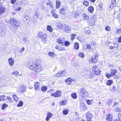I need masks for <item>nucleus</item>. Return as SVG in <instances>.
I'll use <instances>...</instances> for the list:
<instances>
[{
	"label": "nucleus",
	"mask_w": 121,
	"mask_h": 121,
	"mask_svg": "<svg viewBox=\"0 0 121 121\" xmlns=\"http://www.w3.org/2000/svg\"><path fill=\"white\" fill-rule=\"evenodd\" d=\"M78 55L80 57L83 58L84 57V53L82 52H80L78 54Z\"/></svg>",
	"instance_id": "obj_48"
},
{
	"label": "nucleus",
	"mask_w": 121,
	"mask_h": 121,
	"mask_svg": "<svg viewBox=\"0 0 121 121\" xmlns=\"http://www.w3.org/2000/svg\"><path fill=\"white\" fill-rule=\"evenodd\" d=\"M118 117L121 118V110L119 112L118 115Z\"/></svg>",
	"instance_id": "obj_62"
},
{
	"label": "nucleus",
	"mask_w": 121,
	"mask_h": 121,
	"mask_svg": "<svg viewBox=\"0 0 121 121\" xmlns=\"http://www.w3.org/2000/svg\"><path fill=\"white\" fill-rule=\"evenodd\" d=\"M67 103L66 100H63L60 102V104L61 105H65Z\"/></svg>",
	"instance_id": "obj_33"
},
{
	"label": "nucleus",
	"mask_w": 121,
	"mask_h": 121,
	"mask_svg": "<svg viewBox=\"0 0 121 121\" xmlns=\"http://www.w3.org/2000/svg\"><path fill=\"white\" fill-rule=\"evenodd\" d=\"M93 115L89 111L87 112L86 114V117L87 121H92V118L93 117Z\"/></svg>",
	"instance_id": "obj_9"
},
{
	"label": "nucleus",
	"mask_w": 121,
	"mask_h": 121,
	"mask_svg": "<svg viewBox=\"0 0 121 121\" xmlns=\"http://www.w3.org/2000/svg\"><path fill=\"white\" fill-rule=\"evenodd\" d=\"M22 9V7H19L18 8H16L15 10L16 11H20Z\"/></svg>",
	"instance_id": "obj_57"
},
{
	"label": "nucleus",
	"mask_w": 121,
	"mask_h": 121,
	"mask_svg": "<svg viewBox=\"0 0 121 121\" xmlns=\"http://www.w3.org/2000/svg\"><path fill=\"white\" fill-rule=\"evenodd\" d=\"M96 15H93L91 18L88 20V22L91 26L94 25L95 23V20L96 19Z\"/></svg>",
	"instance_id": "obj_6"
},
{
	"label": "nucleus",
	"mask_w": 121,
	"mask_h": 121,
	"mask_svg": "<svg viewBox=\"0 0 121 121\" xmlns=\"http://www.w3.org/2000/svg\"><path fill=\"white\" fill-rule=\"evenodd\" d=\"M79 15V12H77L75 13L74 14V17L75 18H77Z\"/></svg>",
	"instance_id": "obj_47"
},
{
	"label": "nucleus",
	"mask_w": 121,
	"mask_h": 121,
	"mask_svg": "<svg viewBox=\"0 0 121 121\" xmlns=\"http://www.w3.org/2000/svg\"><path fill=\"white\" fill-rule=\"evenodd\" d=\"M26 87L24 86H22L19 87V91L20 92L22 93L25 91Z\"/></svg>",
	"instance_id": "obj_22"
},
{
	"label": "nucleus",
	"mask_w": 121,
	"mask_h": 121,
	"mask_svg": "<svg viewBox=\"0 0 121 121\" xmlns=\"http://www.w3.org/2000/svg\"><path fill=\"white\" fill-rule=\"evenodd\" d=\"M8 105L7 104L5 103H4L2 105L1 109L3 110H4L6 107H8Z\"/></svg>",
	"instance_id": "obj_44"
},
{
	"label": "nucleus",
	"mask_w": 121,
	"mask_h": 121,
	"mask_svg": "<svg viewBox=\"0 0 121 121\" xmlns=\"http://www.w3.org/2000/svg\"><path fill=\"white\" fill-rule=\"evenodd\" d=\"M116 44V45H117L115 47V46H111L109 48L111 50L114 49L115 48H117L118 46V45L117 44H116V43H115L114 44Z\"/></svg>",
	"instance_id": "obj_50"
},
{
	"label": "nucleus",
	"mask_w": 121,
	"mask_h": 121,
	"mask_svg": "<svg viewBox=\"0 0 121 121\" xmlns=\"http://www.w3.org/2000/svg\"><path fill=\"white\" fill-rule=\"evenodd\" d=\"M114 121H121V118L118 117V118L115 119Z\"/></svg>",
	"instance_id": "obj_58"
},
{
	"label": "nucleus",
	"mask_w": 121,
	"mask_h": 121,
	"mask_svg": "<svg viewBox=\"0 0 121 121\" xmlns=\"http://www.w3.org/2000/svg\"><path fill=\"white\" fill-rule=\"evenodd\" d=\"M24 50V47H23L21 48L20 49V52H22V51H23Z\"/></svg>",
	"instance_id": "obj_61"
},
{
	"label": "nucleus",
	"mask_w": 121,
	"mask_h": 121,
	"mask_svg": "<svg viewBox=\"0 0 121 121\" xmlns=\"http://www.w3.org/2000/svg\"><path fill=\"white\" fill-rule=\"evenodd\" d=\"M113 83V81L111 80H108L106 82V85L108 86H110Z\"/></svg>",
	"instance_id": "obj_32"
},
{
	"label": "nucleus",
	"mask_w": 121,
	"mask_h": 121,
	"mask_svg": "<svg viewBox=\"0 0 121 121\" xmlns=\"http://www.w3.org/2000/svg\"><path fill=\"white\" fill-rule=\"evenodd\" d=\"M56 11L55 9L53 10H52L51 11V13L53 16L55 18H58L59 17V15H58L56 13Z\"/></svg>",
	"instance_id": "obj_12"
},
{
	"label": "nucleus",
	"mask_w": 121,
	"mask_h": 121,
	"mask_svg": "<svg viewBox=\"0 0 121 121\" xmlns=\"http://www.w3.org/2000/svg\"><path fill=\"white\" fill-rule=\"evenodd\" d=\"M9 21L10 25L12 26L13 25L14 27L16 29H17V27L20 26V23L18 21L14 18H10Z\"/></svg>",
	"instance_id": "obj_4"
},
{
	"label": "nucleus",
	"mask_w": 121,
	"mask_h": 121,
	"mask_svg": "<svg viewBox=\"0 0 121 121\" xmlns=\"http://www.w3.org/2000/svg\"><path fill=\"white\" fill-rule=\"evenodd\" d=\"M5 7L4 6L0 5V15L5 12Z\"/></svg>",
	"instance_id": "obj_20"
},
{
	"label": "nucleus",
	"mask_w": 121,
	"mask_h": 121,
	"mask_svg": "<svg viewBox=\"0 0 121 121\" xmlns=\"http://www.w3.org/2000/svg\"><path fill=\"white\" fill-rule=\"evenodd\" d=\"M83 5L87 7L89 5V3L88 1L85 0L83 1Z\"/></svg>",
	"instance_id": "obj_36"
},
{
	"label": "nucleus",
	"mask_w": 121,
	"mask_h": 121,
	"mask_svg": "<svg viewBox=\"0 0 121 121\" xmlns=\"http://www.w3.org/2000/svg\"><path fill=\"white\" fill-rule=\"evenodd\" d=\"M110 90L112 92H114L116 90V86H112L110 87Z\"/></svg>",
	"instance_id": "obj_26"
},
{
	"label": "nucleus",
	"mask_w": 121,
	"mask_h": 121,
	"mask_svg": "<svg viewBox=\"0 0 121 121\" xmlns=\"http://www.w3.org/2000/svg\"><path fill=\"white\" fill-rule=\"evenodd\" d=\"M91 32L90 30H87L85 34H89Z\"/></svg>",
	"instance_id": "obj_56"
},
{
	"label": "nucleus",
	"mask_w": 121,
	"mask_h": 121,
	"mask_svg": "<svg viewBox=\"0 0 121 121\" xmlns=\"http://www.w3.org/2000/svg\"><path fill=\"white\" fill-rule=\"evenodd\" d=\"M92 72L94 74L97 75H98L101 73V70L100 68L98 67V66L96 65H93L92 68Z\"/></svg>",
	"instance_id": "obj_5"
},
{
	"label": "nucleus",
	"mask_w": 121,
	"mask_h": 121,
	"mask_svg": "<svg viewBox=\"0 0 121 121\" xmlns=\"http://www.w3.org/2000/svg\"><path fill=\"white\" fill-rule=\"evenodd\" d=\"M76 36V34H73L71 35L70 39L72 41H73L75 39V37Z\"/></svg>",
	"instance_id": "obj_39"
},
{
	"label": "nucleus",
	"mask_w": 121,
	"mask_h": 121,
	"mask_svg": "<svg viewBox=\"0 0 121 121\" xmlns=\"http://www.w3.org/2000/svg\"><path fill=\"white\" fill-rule=\"evenodd\" d=\"M64 30L67 33H70L71 31V29L70 27L67 25L65 26Z\"/></svg>",
	"instance_id": "obj_17"
},
{
	"label": "nucleus",
	"mask_w": 121,
	"mask_h": 121,
	"mask_svg": "<svg viewBox=\"0 0 121 121\" xmlns=\"http://www.w3.org/2000/svg\"><path fill=\"white\" fill-rule=\"evenodd\" d=\"M75 80L74 79H72L71 77H69L65 79V82L66 83H68V84H70L71 83H69V82H71L72 81H74Z\"/></svg>",
	"instance_id": "obj_19"
},
{
	"label": "nucleus",
	"mask_w": 121,
	"mask_h": 121,
	"mask_svg": "<svg viewBox=\"0 0 121 121\" xmlns=\"http://www.w3.org/2000/svg\"><path fill=\"white\" fill-rule=\"evenodd\" d=\"M41 90L43 92L46 91L47 89V87L45 86H42L41 87Z\"/></svg>",
	"instance_id": "obj_42"
},
{
	"label": "nucleus",
	"mask_w": 121,
	"mask_h": 121,
	"mask_svg": "<svg viewBox=\"0 0 121 121\" xmlns=\"http://www.w3.org/2000/svg\"><path fill=\"white\" fill-rule=\"evenodd\" d=\"M64 43V45L65 47H68L70 45V42L68 41H65Z\"/></svg>",
	"instance_id": "obj_40"
},
{
	"label": "nucleus",
	"mask_w": 121,
	"mask_h": 121,
	"mask_svg": "<svg viewBox=\"0 0 121 121\" xmlns=\"http://www.w3.org/2000/svg\"><path fill=\"white\" fill-rule=\"evenodd\" d=\"M91 46L89 44H88L87 46V49H91Z\"/></svg>",
	"instance_id": "obj_63"
},
{
	"label": "nucleus",
	"mask_w": 121,
	"mask_h": 121,
	"mask_svg": "<svg viewBox=\"0 0 121 121\" xmlns=\"http://www.w3.org/2000/svg\"><path fill=\"white\" fill-rule=\"evenodd\" d=\"M86 102L87 104L89 105H90L91 104V101L90 100L88 99L86 100Z\"/></svg>",
	"instance_id": "obj_54"
},
{
	"label": "nucleus",
	"mask_w": 121,
	"mask_h": 121,
	"mask_svg": "<svg viewBox=\"0 0 121 121\" xmlns=\"http://www.w3.org/2000/svg\"><path fill=\"white\" fill-rule=\"evenodd\" d=\"M69 110L68 109L64 110L63 112V115H67L69 113Z\"/></svg>",
	"instance_id": "obj_41"
},
{
	"label": "nucleus",
	"mask_w": 121,
	"mask_h": 121,
	"mask_svg": "<svg viewBox=\"0 0 121 121\" xmlns=\"http://www.w3.org/2000/svg\"><path fill=\"white\" fill-rule=\"evenodd\" d=\"M99 56V55L98 53H95L93 56H91V58L89 59L88 61L89 63H97L98 61Z\"/></svg>",
	"instance_id": "obj_3"
},
{
	"label": "nucleus",
	"mask_w": 121,
	"mask_h": 121,
	"mask_svg": "<svg viewBox=\"0 0 121 121\" xmlns=\"http://www.w3.org/2000/svg\"><path fill=\"white\" fill-rule=\"evenodd\" d=\"M47 30L49 31L50 32H52L53 31V29L52 28L51 26L49 25L48 26L47 28Z\"/></svg>",
	"instance_id": "obj_38"
},
{
	"label": "nucleus",
	"mask_w": 121,
	"mask_h": 121,
	"mask_svg": "<svg viewBox=\"0 0 121 121\" xmlns=\"http://www.w3.org/2000/svg\"><path fill=\"white\" fill-rule=\"evenodd\" d=\"M6 97V96L4 95H2L0 96V101H5L6 99L4 98Z\"/></svg>",
	"instance_id": "obj_37"
},
{
	"label": "nucleus",
	"mask_w": 121,
	"mask_h": 121,
	"mask_svg": "<svg viewBox=\"0 0 121 121\" xmlns=\"http://www.w3.org/2000/svg\"><path fill=\"white\" fill-rule=\"evenodd\" d=\"M61 92L59 90L57 91L56 92L52 93L51 94L52 96L53 97L55 98H57L58 97H60L62 94Z\"/></svg>",
	"instance_id": "obj_8"
},
{
	"label": "nucleus",
	"mask_w": 121,
	"mask_h": 121,
	"mask_svg": "<svg viewBox=\"0 0 121 121\" xmlns=\"http://www.w3.org/2000/svg\"><path fill=\"white\" fill-rule=\"evenodd\" d=\"M8 101L10 102H13V101L12 98L9 96H7L6 97V99Z\"/></svg>",
	"instance_id": "obj_35"
},
{
	"label": "nucleus",
	"mask_w": 121,
	"mask_h": 121,
	"mask_svg": "<svg viewBox=\"0 0 121 121\" xmlns=\"http://www.w3.org/2000/svg\"><path fill=\"white\" fill-rule=\"evenodd\" d=\"M106 121H112V114H108L106 116Z\"/></svg>",
	"instance_id": "obj_14"
},
{
	"label": "nucleus",
	"mask_w": 121,
	"mask_h": 121,
	"mask_svg": "<svg viewBox=\"0 0 121 121\" xmlns=\"http://www.w3.org/2000/svg\"><path fill=\"white\" fill-rule=\"evenodd\" d=\"M77 39L79 40V41H82V37H77Z\"/></svg>",
	"instance_id": "obj_55"
},
{
	"label": "nucleus",
	"mask_w": 121,
	"mask_h": 121,
	"mask_svg": "<svg viewBox=\"0 0 121 121\" xmlns=\"http://www.w3.org/2000/svg\"><path fill=\"white\" fill-rule=\"evenodd\" d=\"M116 4V2L115 0H112L111 1V3L110 5V7L115 6Z\"/></svg>",
	"instance_id": "obj_31"
},
{
	"label": "nucleus",
	"mask_w": 121,
	"mask_h": 121,
	"mask_svg": "<svg viewBox=\"0 0 121 121\" xmlns=\"http://www.w3.org/2000/svg\"><path fill=\"white\" fill-rule=\"evenodd\" d=\"M88 11L90 13H92L94 10V7L92 6H90L87 8Z\"/></svg>",
	"instance_id": "obj_24"
},
{
	"label": "nucleus",
	"mask_w": 121,
	"mask_h": 121,
	"mask_svg": "<svg viewBox=\"0 0 121 121\" xmlns=\"http://www.w3.org/2000/svg\"><path fill=\"white\" fill-rule=\"evenodd\" d=\"M13 74H15V75L16 76H18L19 75V73L18 71H15L13 72L12 73Z\"/></svg>",
	"instance_id": "obj_52"
},
{
	"label": "nucleus",
	"mask_w": 121,
	"mask_h": 121,
	"mask_svg": "<svg viewBox=\"0 0 121 121\" xmlns=\"http://www.w3.org/2000/svg\"><path fill=\"white\" fill-rule=\"evenodd\" d=\"M73 48L74 50H78L79 48V43L77 42H75L73 45Z\"/></svg>",
	"instance_id": "obj_18"
},
{
	"label": "nucleus",
	"mask_w": 121,
	"mask_h": 121,
	"mask_svg": "<svg viewBox=\"0 0 121 121\" xmlns=\"http://www.w3.org/2000/svg\"><path fill=\"white\" fill-rule=\"evenodd\" d=\"M48 54L50 56H54L55 55V53L53 52H50L48 53Z\"/></svg>",
	"instance_id": "obj_43"
},
{
	"label": "nucleus",
	"mask_w": 121,
	"mask_h": 121,
	"mask_svg": "<svg viewBox=\"0 0 121 121\" xmlns=\"http://www.w3.org/2000/svg\"><path fill=\"white\" fill-rule=\"evenodd\" d=\"M55 48L56 49L58 50L59 51L66 50L65 48L63 47V44L61 45L59 44L55 46Z\"/></svg>",
	"instance_id": "obj_10"
},
{
	"label": "nucleus",
	"mask_w": 121,
	"mask_h": 121,
	"mask_svg": "<svg viewBox=\"0 0 121 121\" xmlns=\"http://www.w3.org/2000/svg\"><path fill=\"white\" fill-rule=\"evenodd\" d=\"M80 90V94L82 97L84 96H88V93L85 88H81Z\"/></svg>",
	"instance_id": "obj_7"
},
{
	"label": "nucleus",
	"mask_w": 121,
	"mask_h": 121,
	"mask_svg": "<svg viewBox=\"0 0 121 121\" xmlns=\"http://www.w3.org/2000/svg\"><path fill=\"white\" fill-rule=\"evenodd\" d=\"M56 8L57 9H58L60 6L61 3L60 1L56 0Z\"/></svg>",
	"instance_id": "obj_28"
},
{
	"label": "nucleus",
	"mask_w": 121,
	"mask_h": 121,
	"mask_svg": "<svg viewBox=\"0 0 121 121\" xmlns=\"http://www.w3.org/2000/svg\"><path fill=\"white\" fill-rule=\"evenodd\" d=\"M53 115L50 112H48L47 114V116L46 119V121H48L49 119Z\"/></svg>",
	"instance_id": "obj_21"
},
{
	"label": "nucleus",
	"mask_w": 121,
	"mask_h": 121,
	"mask_svg": "<svg viewBox=\"0 0 121 121\" xmlns=\"http://www.w3.org/2000/svg\"><path fill=\"white\" fill-rule=\"evenodd\" d=\"M121 110L119 108L116 107L114 111L116 112H119Z\"/></svg>",
	"instance_id": "obj_53"
},
{
	"label": "nucleus",
	"mask_w": 121,
	"mask_h": 121,
	"mask_svg": "<svg viewBox=\"0 0 121 121\" xmlns=\"http://www.w3.org/2000/svg\"><path fill=\"white\" fill-rule=\"evenodd\" d=\"M80 108L82 111H84L87 109V108L84 104H82L81 105Z\"/></svg>",
	"instance_id": "obj_29"
},
{
	"label": "nucleus",
	"mask_w": 121,
	"mask_h": 121,
	"mask_svg": "<svg viewBox=\"0 0 121 121\" xmlns=\"http://www.w3.org/2000/svg\"><path fill=\"white\" fill-rule=\"evenodd\" d=\"M37 36L38 38L41 39V41L43 43H46V39L47 37V34L44 33L42 32L41 31L38 33Z\"/></svg>",
	"instance_id": "obj_2"
},
{
	"label": "nucleus",
	"mask_w": 121,
	"mask_h": 121,
	"mask_svg": "<svg viewBox=\"0 0 121 121\" xmlns=\"http://www.w3.org/2000/svg\"><path fill=\"white\" fill-rule=\"evenodd\" d=\"M66 70L60 71L57 73L55 75V76L57 77H62L63 76V74L64 73H66Z\"/></svg>",
	"instance_id": "obj_11"
},
{
	"label": "nucleus",
	"mask_w": 121,
	"mask_h": 121,
	"mask_svg": "<svg viewBox=\"0 0 121 121\" xmlns=\"http://www.w3.org/2000/svg\"><path fill=\"white\" fill-rule=\"evenodd\" d=\"M8 61L10 66H12L13 65L14 60H13V59L12 58H9L8 59Z\"/></svg>",
	"instance_id": "obj_23"
},
{
	"label": "nucleus",
	"mask_w": 121,
	"mask_h": 121,
	"mask_svg": "<svg viewBox=\"0 0 121 121\" xmlns=\"http://www.w3.org/2000/svg\"><path fill=\"white\" fill-rule=\"evenodd\" d=\"M105 29L108 31H110L111 30V27L109 26H106L105 28Z\"/></svg>",
	"instance_id": "obj_51"
},
{
	"label": "nucleus",
	"mask_w": 121,
	"mask_h": 121,
	"mask_svg": "<svg viewBox=\"0 0 121 121\" xmlns=\"http://www.w3.org/2000/svg\"><path fill=\"white\" fill-rule=\"evenodd\" d=\"M34 86L35 91H38L40 90V83L39 82H35L34 83Z\"/></svg>",
	"instance_id": "obj_13"
},
{
	"label": "nucleus",
	"mask_w": 121,
	"mask_h": 121,
	"mask_svg": "<svg viewBox=\"0 0 121 121\" xmlns=\"http://www.w3.org/2000/svg\"><path fill=\"white\" fill-rule=\"evenodd\" d=\"M117 72V71L116 69H110V73L112 76L115 75Z\"/></svg>",
	"instance_id": "obj_25"
},
{
	"label": "nucleus",
	"mask_w": 121,
	"mask_h": 121,
	"mask_svg": "<svg viewBox=\"0 0 121 121\" xmlns=\"http://www.w3.org/2000/svg\"><path fill=\"white\" fill-rule=\"evenodd\" d=\"M118 41L119 43L121 42V36L119 37V38L118 39Z\"/></svg>",
	"instance_id": "obj_60"
},
{
	"label": "nucleus",
	"mask_w": 121,
	"mask_h": 121,
	"mask_svg": "<svg viewBox=\"0 0 121 121\" xmlns=\"http://www.w3.org/2000/svg\"><path fill=\"white\" fill-rule=\"evenodd\" d=\"M95 43L92 42L91 43V45L93 46H95Z\"/></svg>",
	"instance_id": "obj_64"
},
{
	"label": "nucleus",
	"mask_w": 121,
	"mask_h": 121,
	"mask_svg": "<svg viewBox=\"0 0 121 121\" xmlns=\"http://www.w3.org/2000/svg\"><path fill=\"white\" fill-rule=\"evenodd\" d=\"M23 102L22 101H20L17 105V106L18 107H21L23 106Z\"/></svg>",
	"instance_id": "obj_45"
},
{
	"label": "nucleus",
	"mask_w": 121,
	"mask_h": 121,
	"mask_svg": "<svg viewBox=\"0 0 121 121\" xmlns=\"http://www.w3.org/2000/svg\"><path fill=\"white\" fill-rule=\"evenodd\" d=\"M64 40L62 38L59 37L56 39V41L57 43L59 44H63L64 43Z\"/></svg>",
	"instance_id": "obj_16"
},
{
	"label": "nucleus",
	"mask_w": 121,
	"mask_h": 121,
	"mask_svg": "<svg viewBox=\"0 0 121 121\" xmlns=\"http://www.w3.org/2000/svg\"><path fill=\"white\" fill-rule=\"evenodd\" d=\"M60 13L62 15H65L66 14L65 9L63 8H61L60 10Z\"/></svg>",
	"instance_id": "obj_27"
},
{
	"label": "nucleus",
	"mask_w": 121,
	"mask_h": 121,
	"mask_svg": "<svg viewBox=\"0 0 121 121\" xmlns=\"http://www.w3.org/2000/svg\"><path fill=\"white\" fill-rule=\"evenodd\" d=\"M13 98L14 100L16 102H18L19 99L17 96L15 95H12Z\"/></svg>",
	"instance_id": "obj_30"
},
{
	"label": "nucleus",
	"mask_w": 121,
	"mask_h": 121,
	"mask_svg": "<svg viewBox=\"0 0 121 121\" xmlns=\"http://www.w3.org/2000/svg\"><path fill=\"white\" fill-rule=\"evenodd\" d=\"M71 96L73 99H76L77 98V96L75 93H73L71 94Z\"/></svg>",
	"instance_id": "obj_34"
},
{
	"label": "nucleus",
	"mask_w": 121,
	"mask_h": 121,
	"mask_svg": "<svg viewBox=\"0 0 121 121\" xmlns=\"http://www.w3.org/2000/svg\"><path fill=\"white\" fill-rule=\"evenodd\" d=\"M16 0H11L10 2L12 4H14L16 2Z\"/></svg>",
	"instance_id": "obj_59"
},
{
	"label": "nucleus",
	"mask_w": 121,
	"mask_h": 121,
	"mask_svg": "<svg viewBox=\"0 0 121 121\" xmlns=\"http://www.w3.org/2000/svg\"><path fill=\"white\" fill-rule=\"evenodd\" d=\"M116 33L119 35L121 33V28H120L117 30Z\"/></svg>",
	"instance_id": "obj_49"
},
{
	"label": "nucleus",
	"mask_w": 121,
	"mask_h": 121,
	"mask_svg": "<svg viewBox=\"0 0 121 121\" xmlns=\"http://www.w3.org/2000/svg\"><path fill=\"white\" fill-rule=\"evenodd\" d=\"M27 67L30 70L37 73H39L43 70V66L39 59L36 60L35 62L31 61H29L27 64Z\"/></svg>",
	"instance_id": "obj_1"
},
{
	"label": "nucleus",
	"mask_w": 121,
	"mask_h": 121,
	"mask_svg": "<svg viewBox=\"0 0 121 121\" xmlns=\"http://www.w3.org/2000/svg\"><path fill=\"white\" fill-rule=\"evenodd\" d=\"M82 17L86 20H88L90 18L89 16L86 13H83L82 15Z\"/></svg>",
	"instance_id": "obj_15"
},
{
	"label": "nucleus",
	"mask_w": 121,
	"mask_h": 121,
	"mask_svg": "<svg viewBox=\"0 0 121 121\" xmlns=\"http://www.w3.org/2000/svg\"><path fill=\"white\" fill-rule=\"evenodd\" d=\"M105 75L106 77L108 78H110L112 76L111 73L110 74L108 73H106L105 74Z\"/></svg>",
	"instance_id": "obj_46"
}]
</instances>
